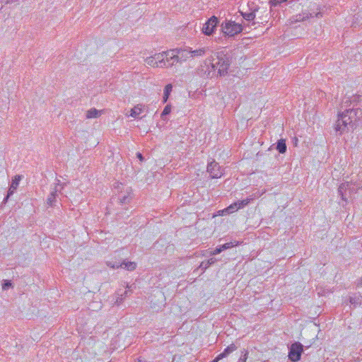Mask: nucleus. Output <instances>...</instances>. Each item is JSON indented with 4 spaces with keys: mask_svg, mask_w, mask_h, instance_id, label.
<instances>
[{
    "mask_svg": "<svg viewBox=\"0 0 362 362\" xmlns=\"http://www.w3.org/2000/svg\"><path fill=\"white\" fill-rule=\"evenodd\" d=\"M362 124V109L352 108L346 109L343 112L339 114L335 130L343 132L349 125L351 127Z\"/></svg>",
    "mask_w": 362,
    "mask_h": 362,
    "instance_id": "f257e3e1",
    "label": "nucleus"
},
{
    "mask_svg": "<svg viewBox=\"0 0 362 362\" xmlns=\"http://www.w3.org/2000/svg\"><path fill=\"white\" fill-rule=\"evenodd\" d=\"M210 64L214 71H217L220 76H224L230 66L229 57L225 54H218L216 58H213Z\"/></svg>",
    "mask_w": 362,
    "mask_h": 362,
    "instance_id": "f03ea898",
    "label": "nucleus"
},
{
    "mask_svg": "<svg viewBox=\"0 0 362 362\" xmlns=\"http://www.w3.org/2000/svg\"><path fill=\"white\" fill-rule=\"evenodd\" d=\"M310 11L316 10V11H303L301 13H299L293 17V21L295 22H300L304 21L310 18H321L322 16V13L321 11V8L314 4L313 7H310Z\"/></svg>",
    "mask_w": 362,
    "mask_h": 362,
    "instance_id": "7ed1b4c3",
    "label": "nucleus"
},
{
    "mask_svg": "<svg viewBox=\"0 0 362 362\" xmlns=\"http://www.w3.org/2000/svg\"><path fill=\"white\" fill-rule=\"evenodd\" d=\"M221 28L224 34L230 37L241 33L243 30L240 24L232 21H226L222 23Z\"/></svg>",
    "mask_w": 362,
    "mask_h": 362,
    "instance_id": "20e7f679",
    "label": "nucleus"
},
{
    "mask_svg": "<svg viewBox=\"0 0 362 362\" xmlns=\"http://www.w3.org/2000/svg\"><path fill=\"white\" fill-rule=\"evenodd\" d=\"M355 184H353L349 182H346L341 183L338 188V193L341 197V199L344 201H346V192L349 191V193L356 192V190L361 188L360 186L356 185L355 187Z\"/></svg>",
    "mask_w": 362,
    "mask_h": 362,
    "instance_id": "39448f33",
    "label": "nucleus"
},
{
    "mask_svg": "<svg viewBox=\"0 0 362 362\" xmlns=\"http://www.w3.org/2000/svg\"><path fill=\"white\" fill-rule=\"evenodd\" d=\"M303 345L300 342H295L289 348L288 358L293 362H297L300 359L303 353Z\"/></svg>",
    "mask_w": 362,
    "mask_h": 362,
    "instance_id": "423d86ee",
    "label": "nucleus"
},
{
    "mask_svg": "<svg viewBox=\"0 0 362 362\" xmlns=\"http://www.w3.org/2000/svg\"><path fill=\"white\" fill-rule=\"evenodd\" d=\"M218 20L216 16H211L208 21L203 25L202 28V33L205 35H211L216 29Z\"/></svg>",
    "mask_w": 362,
    "mask_h": 362,
    "instance_id": "0eeeda50",
    "label": "nucleus"
},
{
    "mask_svg": "<svg viewBox=\"0 0 362 362\" xmlns=\"http://www.w3.org/2000/svg\"><path fill=\"white\" fill-rule=\"evenodd\" d=\"M207 172L212 179L219 178L223 175V170L218 163L215 160L209 162L207 165Z\"/></svg>",
    "mask_w": 362,
    "mask_h": 362,
    "instance_id": "6e6552de",
    "label": "nucleus"
},
{
    "mask_svg": "<svg viewBox=\"0 0 362 362\" xmlns=\"http://www.w3.org/2000/svg\"><path fill=\"white\" fill-rule=\"evenodd\" d=\"M162 54H163L156 53L153 56L146 57L145 59L146 64L153 67L163 68L165 64L163 62Z\"/></svg>",
    "mask_w": 362,
    "mask_h": 362,
    "instance_id": "1a4fd4ad",
    "label": "nucleus"
},
{
    "mask_svg": "<svg viewBox=\"0 0 362 362\" xmlns=\"http://www.w3.org/2000/svg\"><path fill=\"white\" fill-rule=\"evenodd\" d=\"M247 6L249 7V12H243L240 11L242 16L244 19L247 21H254L256 16V12L258 11L259 7L256 6L253 2L248 3Z\"/></svg>",
    "mask_w": 362,
    "mask_h": 362,
    "instance_id": "9d476101",
    "label": "nucleus"
},
{
    "mask_svg": "<svg viewBox=\"0 0 362 362\" xmlns=\"http://www.w3.org/2000/svg\"><path fill=\"white\" fill-rule=\"evenodd\" d=\"M55 187L51 190L47 198V204L49 206L53 207L56 206L57 198L58 197V186L59 185L60 180H57Z\"/></svg>",
    "mask_w": 362,
    "mask_h": 362,
    "instance_id": "9b49d317",
    "label": "nucleus"
},
{
    "mask_svg": "<svg viewBox=\"0 0 362 362\" xmlns=\"http://www.w3.org/2000/svg\"><path fill=\"white\" fill-rule=\"evenodd\" d=\"M21 176L18 175H16L12 179L9 189L8 191V194L4 199L5 202H6L8 200V197L10 196H11L15 192V191L16 190V189L18 188V187L19 185V182L21 181Z\"/></svg>",
    "mask_w": 362,
    "mask_h": 362,
    "instance_id": "f8f14e48",
    "label": "nucleus"
},
{
    "mask_svg": "<svg viewBox=\"0 0 362 362\" xmlns=\"http://www.w3.org/2000/svg\"><path fill=\"white\" fill-rule=\"evenodd\" d=\"M118 199L122 204L129 203L132 199V189L128 187L126 190L120 192Z\"/></svg>",
    "mask_w": 362,
    "mask_h": 362,
    "instance_id": "ddd939ff",
    "label": "nucleus"
},
{
    "mask_svg": "<svg viewBox=\"0 0 362 362\" xmlns=\"http://www.w3.org/2000/svg\"><path fill=\"white\" fill-rule=\"evenodd\" d=\"M180 63L186 61L187 59L192 58L191 48L177 49Z\"/></svg>",
    "mask_w": 362,
    "mask_h": 362,
    "instance_id": "4468645a",
    "label": "nucleus"
},
{
    "mask_svg": "<svg viewBox=\"0 0 362 362\" xmlns=\"http://www.w3.org/2000/svg\"><path fill=\"white\" fill-rule=\"evenodd\" d=\"M166 56H170V63H167L168 66H173L177 63H180L178 54L176 49H170L167 51Z\"/></svg>",
    "mask_w": 362,
    "mask_h": 362,
    "instance_id": "2eb2a0df",
    "label": "nucleus"
},
{
    "mask_svg": "<svg viewBox=\"0 0 362 362\" xmlns=\"http://www.w3.org/2000/svg\"><path fill=\"white\" fill-rule=\"evenodd\" d=\"M237 245H238V243L234 244L233 242L226 243H225L223 245H219V246L216 247L214 250H213L212 252H210V255H216L218 254H220L223 250H228L229 248H231V247H233L234 246H236Z\"/></svg>",
    "mask_w": 362,
    "mask_h": 362,
    "instance_id": "dca6fc26",
    "label": "nucleus"
},
{
    "mask_svg": "<svg viewBox=\"0 0 362 362\" xmlns=\"http://www.w3.org/2000/svg\"><path fill=\"white\" fill-rule=\"evenodd\" d=\"M238 349L237 346L234 344H231L229 346H228L222 353L219 354V358H225L228 356L230 354L233 352Z\"/></svg>",
    "mask_w": 362,
    "mask_h": 362,
    "instance_id": "f3484780",
    "label": "nucleus"
},
{
    "mask_svg": "<svg viewBox=\"0 0 362 362\" xmlns=\"http://www.w3.org/2000/svg\"><path fill=\"white\" fill-rule=\"evenodd\" d=\"M122 264V268L130 272L135 270L136 268V263L134 262L123 260Z\"/></svg>",
    "mask_w": 362,
    "mask_h": 362,
    "instance_id": "a211bd4d",
    "label": "nucleus"
},
{
    "mask_svg": "<svg viewBox=\"0 0 362 362\" xmlns=\"http://www.w3.org/2000/svg\"><path fill=\"white\" fill-rule=\"evenodd\" d=\"M143 112V105L139 104L134 106L129 116L134 118H136Z\"/></svg>",
    "mask_w": 362,
    "mask_h": 362,
    "instance_id": "6ab92c4d",
    "label": "nucleus"
},
{
    "mask_svg": "<svg viewBox=\"0 0 362 362\" xmlns=\"http://www.w3.org/2000/svg\"><path fill=\"white\" fill-rule=\"evenodd\" d=\"M276 149L280 153H284L286 152L287 146L286 144V140L285 139H279L276 143Z\"/></svg>",
    "mask_w": 362,
    "mask_h": 362,
    "instance_id": "aec40b11",
    "label": "nucleus"
},
{
    "mask_svg": "<svg viewBox=\"0 0 362 362\" xmlns=\"http://www.w3.org/2000/svg\"><path fill=\"white\" fill-rule=\"evenodd\" d=\"M105 264L107 267L112 269H118L122 267V262L119 259L107 260Z\"/></svg>",
    "mask_w": 362,
    "mask_h": 362,
    "instance_id": "412c9836",
    "label": "nucleus"
},
{
    "mask_svg": "<svg viewBox=\"0 0 362 362\" xmlns=\"http://www.w3.org/2000/svg\"><path fill=\"white\" fill-rule=\"evenodd\" d=\"M207 48L202 47L197 49L192 50L191 49L192 58L199 57L206 54Z\"/></svg>",
    "mask_w": 362,
    "mask_h": 362,
    "instance_id": "4be33fe9",
    "label": "nucleus"
},
{
    "mask_svg": "<svg viewBox=\"0 0 362 362\" xmlns=\"http://www.w3.org/2000/svg\"><path fill=\"white\" fill-rule=\"evenodd\" d=\"M216 262V259L211 257L206 262H202L200 264L199 268L202 269V270L203 272H204L208 267H209L211 265L214 264Z\"/></svg>",
    "mask_w": 362,
    "mask_h": 362,
    "instance_id": "5701e85b",
    "label": "nucleus"
},
{
    "mask_svg": "<svg viewBox=\"0 0 362 362\" xmlns=\"http://www.w3.org/2000/svg\"><path fill=\"white\" fill-rule=\"evenodd\" d=\"M173 90L172 84H168L164 88V93L163 97V103H165L168 100L169 95Z\"/></svg>",
    "mask_w": 362,
    "mask_h": 362,
    "instance_id": "b1692460",
    "label": "nucleus"
},
{
    "mask_svg": "<svg viewBox=\"0 0 362 362\" xmlns=\"http://www.w3.org/2000/svg\"><path fill=\"white\" fill-rule=\"evenodd\" d=\"M100 111L95 108H90L86 112V117L88 119L97 118L100 116Z\"/></svg>",
    "mask_w": 362,
    "mask_h": 362,
    "instance_id": "393cba45",
    "label": "nucleus"
},
{
    "mask_svg": "<svg viewBox=\"0 0 362 362\" xmlns=\"http://www.w3.org/2000/svg\"><path fill=\"white\" fill-rule=\"evenodd\" d=\"M238 206L237 204L235 202L231 204L230 206H228L227 208H226L223 212H226L227 214H232L236 211H238Z\"/></svg>",
    "mask_w": 362,
    "mask_h": 362,
    "instance_id": "a878e982",
    "label": "nucleus"
},
{
    "mask_svg": "<svg viewBox=\"0 0 362 362\" xmlns=\"http://www.w3.org/2000/svg\"><path fill=\"white\" fill-rule=\"evenodd\" d=\"M361 296H350L349 298V302L351 305H354V306H356L357 305L361 304Z\"/></svg>",
    "mask_w": 362,
    "mask_h": 362,
    "instance_id": "bb28decb",
    "label": "nucleus"
},
{
    "mask_svg": "<svg viewBox=\"0 0 362 362\" xmlns=\"http://www.w3.org/2000/svg\"><path fill=\"white\" fill-rule=\"evenodd\" d=\"M250 200L251 199L247 198L245 199L236 202L235 203L237 204L238 209H243L250 203Z\"/></svg>",
    "mask_w": 362,
    "mask_h": 362,
    "instance_id": "cd10ccee",
    "label": "nucleus"
},
{
    "mask_svg": "<svg viewBox=\"0 0 362 362\" xmlns=\"http://www.w3.org/2000/svg\"><path fill=\"white\" fill-rule=\"evenodd\" d=\"M159 54H163L162 58H163V62H164V64H165L163 66V68H168V66L167 65V63H170V56L165 55V54H167V51L160 52Z\"/></svg>",
    "mask_w": 362,
    "mask_h": 362,
    "instance_id": "c85d7f7f",
    "label": "nucleus"
},
{
    "mask_svg": "<svg viewBox=\"0 0 362 362\" xmlns=\"http://www.w3.org/2000/svg\"><path fill=\"white\" fill-rule=\"evenodd\" d=\"M170 112H171V106L170 105H167L164 107V109L161 113V118L164 119V117L169 115L170 113Z\"/></svg>",
    "mask_w": 362,
    "mask_h": 362,
    "instance_id": "c756f323",
    "label": "nucleus"
},
{
    "mask_svg": "<svg viewBox=\"0 0 362 362\" xmlns=\"http://www.w3.org/2000/svg\"><path fill=\"white\" fill-rule=\"evenodd\" d=\"M248 356V351L247 350H243L242 351V354L238 362H246Z\"/></svg>",
    "mask_w": 362,
    "mask_h": 362,
    "instance_id": "7c9ffc66",
    "label": "nucleus"
},
{
    "mask_svg": "<svg viewBox=\"0 0 362 362\" xmlns=\"http://www.w3.org/2000/svg\"><path fill=\"white\" fill-rule=\"evenodd\" d=\"M128 292H129V291H126L124 293V294H122V295H121V297H120V298H117V299L116 300V302H115V303H116L117 305H119V304L122 303V301L123 300V299H124V298L128 295Z\"/></svg>",
    "mask_w": 362,
    "mask_h": 362,
    "instance_id": "2f4dec72",
    "label": "nucleus"
},
{
    "mask_svg": "<svg viewBox=\"0 0 362 362\" xmlns=\"http://www.w3.org/2000/svg\"><path fill=\"white\" fill-rule=\"evenodd\" d=\"M12 284L10 281H4V284H2V288L4 290H6L8 288L11 287Z\"/></svg>",
    "mask_w": 362,
    "mask_h": 362,
    "instance_id": "473e14b6",
    "label": "nucleus"
},
{
    "mask_svg": "<svg viewBox=\"0 0 362 362\" xmlns=\"http://www.w3.org/2000/svg\"><path fill=\"white\" fill-rule=\"evenodd\" d=\"M287 0H270L273 5L276 6L279 4L286 1Z\"/></svg>",
    "mask_w": 362,
    "mask_h": 362,
    "instance_id": "72a5a7b5",
    "label": "nucleus"
},
{
    "mask_svg": "<svg viewBox=\"0 0 362 362\" xmlns=\"http://www.w3.org/2000/svg\"><path fill=\"white\" fill-rule=\"evenodd\" d=\"M356 286L357 287H362V277L358 279L356 282Z\"/></svg>",
    "mask_w": 362,
    "mask_h": 362,
    "instance_id": "f704fd0d",
    "label": "nucleus"
},
{
    "mask_svg": "<svg viewBox=\"0 0 362 362\" xmlns=\"http://www.w3.org/2000/svg\"><path fill=\"white\" fill-rule=\"evenodd\" d=\"M136 157H137V158H138L141 161H142V160H144V157H143L142 154H141V153H139V152H138V153H136Z\"/></svg>",
    "mask_w": 362,
    "mask_h": 362,
    "instance_id": "c9c22d12",
    "label": "nucleus"
},
{
    "mask_svg": "<svg viewBox=\"0 0 362 362\" xmlns=\"http://www.w3.org/2000/svg\"><path fill=\"white\" fill-rule=\"evenodd\" d=\"M221 359H223V358H219V354H218L211 362H218Z\"/></svg>",
    "mask_w": 362,
    "mask_h": 362,
    "instance_id": "e433bc0d",
    "label": "nucleus"
},
{
    "mask_svg": "<svg viewBox=\"0 0 362 362\" xmlns=\"http://www.w3.org/2000/svg\"><path fill=\"white\" fill-rule=\"evenodd\" d=\"M18 0H6V4H12V3H15Z\"/></svg>",
    "mask_w": 362,
    "mask_h": 362,
    "instance_id": "4c0bfd02",
    "label": "nucleus"
},
{
    "mask_svg": "<svg viewBox=\"0 0 362 362\" xmlns=\"http://www.w3.org/2000/svg\"><path fill=\"white\" fill-rule=\"evenodd\" d=\"M348 103H349V100H344V101L343 102V106H344V107H347V106H348V105H347Z\"/></svg>",
    "mask_w": 362,
    "mask_h": 362,
    "instance_id": "58836bf2",
    "label": "nucleus"
},
{
    "mask_svg": "<svg viewBox=\"0 0 362 362\" xmlns=\"http://www.w3.org/2000/svg\"><path fill=\"white\" fill-rule=\"evenodd\" d=\"M131 287H132V286H127V288H128L129 289H130Z\"/></svg>",
    "mask_w": 362,
    "mask_h": 362,
    "instance_id": "ea45409f",
    "label": "nucleus"
}]
</instances>
